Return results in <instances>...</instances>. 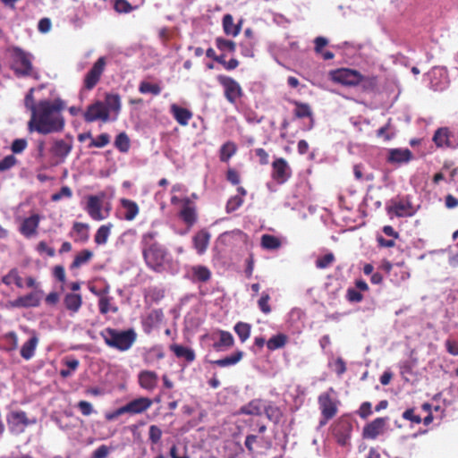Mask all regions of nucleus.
<instances>
[{
	"label": "nucleus",
	"mask_w": 458,
	"mask_h": 458,
	"mask_svg": "<svg viewBox=\"0 0 458 458\" xmlns=\"http://www.w3.org/2000/svg\"><path fill=\"white\" fill-rule=\"evenodd\" d=\"M65 107V102L60 98L39 100L28 122V130L43 135L63 131L65 126L63 112Z\"/></svg>",
	"instance_id": "f257e3e1"
},
{
	"label": "nucleus",
	"mask_w": 458,
	"mask_h": 458,
	"mask_svg": "<svg viewBox=\"0 0 458 458\" xmlns=\"http://www.w3.org/2000/svg\"><path fill=\"white\" fill-rule=\"evenodd\" d=\"M157 233L149 231L142 234L140 248L146 266L157 272L165 270V264L167 259V250L157 241Z\"/></svg>",
	"instance_id": "f03ea898"
},
{
	"label": "nucleus",
	"mask_w": 458,
	"mask_h": 458,
	"mask_svg": "<svg viewBox=\"0 0 458 458\" xmlns=\"http://www.w3.org/2000/svg\"><path fill=\"white\" fill-rule=\"evenodd\" d=\"M105 344L120 352L128 351L137 339V334L133 328L119 331L112 327H106L100 332Z\"/></svg>",
	"instance_id": "7ed1b4c3"
},
{
	"label": "nucleus",
	"mask_w": 458,
	"mask_h": 458,
	"mask_svg": "<svg viewBox=\"0 0 458 458\" xmlns=\"http://www.w3.org/2000/svg\"><path fill=\"white\" fill-rule=\"evenodd\" d=\"M12 56V69L17 77L30 76L36 80L39 79L38 73L33 70L30 56L28 53L20 47H13Z\"/></svg>",
	"instance_id": "20e7f679"
},
{
	"label": "nucleus",
	"mask_w": 458,
	"mask_h": 458,
	"mask_svg": "<svg viewBox=\"0 0 458 458\" xmlns=\"http://www.w3.org/2000/svg\"><path fill=\"white\" fill-rule=\"evenodd\" d=\"M335 391L332 387L328 391L319 394L318 403L323 420H320L321 425H325L328 420H332L338 411V401L333 396Z\"/></svg>",
	"instance_id": "39448f33"
},
{
	"label": "nucleus",
	"mask_w": 458,
	"mask_h": 458,
	"mask_svg": "<svg viewBox=\"0 0 458 458\" xmlns=\"http://www.w3.org/2000/svg\"><path fill=\"white\" fill-rule=\"evenodd\" d=\"M386 212L389 216L396 217H410L415 215L417 209L409 197H397L391 199L390 204L386 207Z\"/></svg>",
	"instance_id": "423d86ee"
},
{
	"label": "nucleus",
	"mask_w": 458,
	"mask_h": 458,
	"mask_svg": "<svg viewBox=\"0 0 458 458\" xmlns=\"http://www.w3.org/2000/svg\"><path fill=\"white\" fill-rule=\"evenodd\" d=\"M6 421L11 433L20 435L26 428L37 422L36 419H29L23 411H12L6 416Z\"/></svg>",
	"instance_id": "0eeeda50"
},
{
	"label": "nucleus",
	"mask_w": 458,
	"mask_h": 458,
	"mask_svg": "<svg viewBox=\"0 0 458 458\" xmlns=\"http://www.w3.org/2000/svg\"><path fill=\"white\" fill-rule=\"evenodd\" d=\"M216 80L223 87L225 98L229 103L235 104L243 96V90L240 83L233 78L226 75H218Z\"/></svg>",
	"instance_id": "6e6552de"
},
{
	"label": "nucleus",
	"mask_w": 458,
	"mask_h": 458,
	"mask_svg": "<svg viewBox=\"0 0 458 458\" xmlns=\"http://www.w3.org/2000/svg\"><path fill=\"white\" fill-rule=\"evenodd\" d=\"M329 76L334 82L348 87H356L359 85L360 72L351 68H339L331 71Z\"/></svg>",
	"instance_id": "1a4fd4ad"
},
{
	"label": "nucleus",
	"mask_w": 458,
	"mask_h": 458,
	"mask_svg": "<svg viewBox=\"0 0 458 458\" xmlns=\"http://www.w3.org/2000/svg\"><path fill=\"white\" fill-rule=\"evenodd\" d=\"M82 115L84 121L88 123H91L98 120L103 123H107L111 119L105 107V103L101 100H96L89 105Z\"/></svg>",
	"instance_id": "9d476101"
},
{
	"label": "nucleus",
	"mask_w": 458,
	"mask_h": 458,
	"mask_svg": "<svg viewBox=\"0 0 458 458\" xmlns=\"http://www.w3.org/2000/svg\"><path fill=\"white\" fill-rule=\"evenodd\" d=\"M271 166V178L278 184H284L292 176L291 166L284 157L275 158Z\"/></svg>",
	"instance_id": "9b49d317"
},
{
	"label": "nucleus",
	"mask_w": 458,
	"mask_h": 458,
	"mask_svg": "<svg viewBox=\"0 0 458 458\" xmlns=\"http://www.w3.org/2000/svg\"><path fill=\"white\" fill-rule=\"evenodd\" d=\"M106 64V58L103 56L99 57L94 63L93 66L86 73L83 80V86L86 89L91 90L96 87L105 71Z\"/></svg>",
	"instance_id": "f8f14e48"
},
{
	"label": "nucleus",
	"mask_w": 458,
	"mask_h": 458,
	"mask_svg": "<svg viewBox=\"0 0 458 458\" xmlns=\"http://www.w3.org/2000/svg\"><path fill=\"white\" fill-rule=\"evenodd\" d=\"M352 431V424L349 419L341 417L337 420L333 427V435L336 438L337 443L344 446L351 438Z\"/></svg>",
	"instance_id": "ddd939ff"
},
{
	"label": "nucleus",
	"mask_w": 458,
	"mask_h": 458,
	"mask_svg": "<svg viewBox=\"0 0 458 458\" xmlns=\"http://www.w3.org/2000/svg\"><path fill=\"white\" fill-rule=\"evenodd\" d=\"M387 421L388 418L379 417L366 424L362 430V437L364 439H376L385 432Z\"/></svg>",
	"instance_id": "4468645a"
},
{
	"label": "nucleus",
	"mask_w": 458,
	"mask_h": 458,
	"mask_svg": "<svg viewBox=\"0 0 458 458\" xmlns=\"http://www.w3.org/2000/svg\"><path fill=\"white\" fill-rule=\"evenodd\" d=\"M42 291L31 292L26 295L20 296L13 301H9L11 308H34L38 307L41 301Z\"/></svg>",
	"instance_id": "2eb2a0df"
},
{
	"label": "nucleus",
	"mask_w": 458,
	"mask_h": 458,
	"mask_svg": "<svg viewBox=\"0 0 458 458\" xmlns=\"http://www.w3.org/2000/svg\"><path fill=\"white\" fill-rule=\"evenodd\" d=\"M152 399L146 396H140L125 403V407L127 410V414L134 416L146 412L152 406Z\"/></svg>",
	"instance_id": "dca6fc26"
},
{
	"label": "nucleus",
	"mask_w": 458,
	"mask_h": 458,
	"mask_svg": "<svg viewBox=\"0 0 458 458\" xmlns=\"http://www.w3.org/2000/svg\"><path fill=\"white\" fill-rule=\"evenodd\" d=\"M179 217L188 227H191L197 222L198 216L196 207L189 198L182 199V206L179 212Z\"/></svg>",
	"instance_id": "f3484780"
},
{
	"label": "nucleus",
	"mask_w": 458,
	"mask_h": 458,
	"mask_svg": "<svg viewBox=\"0 0 458 458\" xmlns=\"http://www.w3.org/2000/svg\"><path fill=\"white\" fill-rule=\"evenodd\" d=\"M139 386L148 392L156 389L158 384V375L153 370H141L138 374Z\"/></svg>",
	"instance_id": "a211bd4d"
},
{
	"label": "nucleus",
	"mask_w": 458,
	"mask_h": 458,
	"mask_svg": "<svg viewBox=\"0 0 458 458\" xmlns=\"http://www.w3.org/2000/svg\"><path fill=\"white\" fill-rule=\"evenodd\" d=\"M85 210L93 220L100 221L105 218L102 215V202L98 196L90 195L88 197Z\"/></svg>",
	"instance_id": "6ab92c4d"
},
{
	"label": "nucleus",
	"mask_w": 458,
	"mask_h": 458,
	"mask_svg": "<svg viewBox=\"0 0 458 458\" xmlns=\"http://www.w3.org/2000/svg\"><path fill=\"white\" fill-rule=\"evenodd\" d=\"M452 138H454V134L450 129L441 127L435 131L433 141L438 148H454Z\"/></svg>",
	"instance_id": "aec40b11"
},
{
	"label": "nucleus",
	"mask_w": 458,
	"mask_h": 458,
	"mask_svg": "<svg viewBox=\"0 0 458 458\" xmlns=\"http://www.w3.org/2000/svg\"><path fill=\"white\" fill-rule=\"evenodd\" d=\"M39 216L35 214L23 220L21 225L20 232L26 238H30L37 233L39 225Z\"/></svg>",
	"instance_id": "412c9836"
},
{
	"label": "nucleus",
	"mask_w": 458,
	"mask_h": 458,
	"mask_svg": "<svg viewBox=\"0 0 458 458\" xmlns=\"http://www.w3.org/2000/svg\"><path fill=\"white\" fill-rule=\"evenodd\" d=\"M39 338L35 331L31 333V336L21 347V356L29 360L35 355V351L38 345Z\"/></svg>",
	"instance_id": "4be33fe9"
},
{
	"label": "nucleus",
	"mask_w": 458,
	"mask_h": 458,
	"mask_svg": "<svg viewBox=\"0 0 458 458\" xmlns=\"http://www.w3.org/2000/svg\"><path fill=\"white\" fill-rule=\"evenodd\" d=\"M72 148V145L71 142H67L64 140H56L53 143L50 148V152L54 157L64 161L66 158V157L70 154Z\"/></svg>",
	"instance_id": "5701e85b"
},
{
	"label": "nucleus",
	"mask_w": 458,
	"mask_h": 458,
	"mask_svg": "<svg viewBox=\"0 0 458 458\" xmlns=\"http://www.w3.org/2000/svg\"><path fill=\"white\" fill-rule=\"evenodd\" d=\"M413 157L412 152L408 148H392L388 152L389 163H408Z\"/></svg>",
	"instance_id": "b1692460"
},
{
	"label": "nucleus",
	"mask_w": 458,
	"mask_h": 458,
	"mask_svg": "<svg viewBox=\"0 0 458 458\" xmlns=\"http://www.w3.org/2000/svg\"><path fill=\"white\" fill-rule=\"evenodd\" d=\"M170 112L175 121L182 126L188 125L189 121L192 118L193 115L191 111L176 104L171 105Z\"/></svg>",
	"instance_id": "393cba45"
},
{
	"label": "nucleus",
	"mask_w": 458,
	"mask_h": 458,
	"mask_svg": "<svg viewBox=\"0 0 458 458\" xmlns=\"http://www.w3.org/2000/svg\"><path fill=\"white\" fill-rule=\"evenodd\" d=\"M210 241V233L205 230L202 229L195 233V235L192 238L193 246L195 250H197L198 254H203L209 244Z\"/></svg>",
	"instance_id": "a878e982"
},
{
	"label": "nucleus",
	"mask_w": 458,
	"mask_h": 458,
	"mask_svg": "<svg viewBox=\"0 0 458 458\" xmlns=\"http://www.w3.org/2000/svg\"><path fill=\"white\" fill-rule=\"evenodd\" d=\"M105 107L110 114L113 113L114 116L112 120H116L122 107L121 98L118 94L107 93L105 96Z\"/></svg>",
	"instance_id": "bb28decb"
},
{
	"label": "nucleus",
	"mask_w": 458,
	"mask_h": 458,
	"mask_svg": "<svg viewBox=\"0 0 458 458\" xmlns=\"http://www.w3.org/2000/svg\"><path fill=\"white\" fill-rule=\"evenodd\" d=\"M169 349L178 359H183L188 363H191L196 359L194 350L190 347L173 344L169 346Z\"/></svg>",
	"instance_id": "cd10ccee"
},
{
	"label": "nucleus",
	"mask_w": 458,
	"mask_h": 458,
	"mask_svg": "<svg viewBox=\"0 0 458 458\" xmlns=\"http://www.w3.org/2000/svg\"><path fill=\"white\" fill-rule=\"evenodd\" d=\"M121 207L124 210L123 218L127 221H132L136 218V216L140 213V208L138 204L129 199H120Z\"/></svg>",
	"instance_id": "c85d7f7f"
},
{
	"label": "nucleus",
	"mask_w": 458,
	"mask_h": 458,
	"mask_svg": "<svg viewBox=\"0 0 458 458\" xmlns=\"http://www.w3.org/2000/svg\"><path fill=\"white\" fill-rule=\"evenodd\" d=\"M264 405L265 404L262 399H253L247 404L242 406L239 410V413L244 415L260 416L262 414Z\"/></svg>",
	"instance_id": "c756f323"
},
{
	"label": "nucleus",
	"mask_w": 458,
	"mask_h": 458,
	"mask_svg": "<svg viewBox=\"0 0 458 458\" xmlns=\"http://www.w3.org/2000/svg\"><path fill=\"white\" fill-rule=\"evenodd\" d=\"M223 29L227 36L236 37L242 29V21L237 24L233 23V17L230 14H225L223 17Z\"/></svg>",
	"instance_id": "7c9ffc66"
},
{
	"label": "nucleus",
	"mask_w": 458,
	"mask_h": 458,
	"mask_svg": "<svg viewBox=\"0 0 458 458\" xmlns=\"http://www.w3.org/2000/svg\"><path fill=\"white\" fill-rule=\"evenodd\" d=\"M164 313L162 310H151L146 318L143 320L142 324L145 327V331L149 332L150 329L157 324L160 323L163 320Z\"/></svg>",
	"instance_id": "2f4dec72"
},
{
	"label": "nucleus",
	"mask_w": 458,
	"mask_h": 458,
	"mask_svg": "<svg viewBox=\"0 0 458 458\" xmlns=\"http://www.w3.org/2000/svg\"><path fill=\"white\" fill-rule=\"evenodd\" d=\"M72 232L76 233L74 242L85 243L89 241V225L81 222H74L72 225Z\"/></svg>",
	"instance_id": "473e14b6"
},
{
	"label": "nucleus",
	"mask_w": 458,
	"mask_h": 458,
	"mask_svg": "<svg viewBox=\"0 0 458 458\" xmlns=\"http://www.w3.org/2000/svg\"><path fill=\"white\" fill-rule=\"evenodd\" d=\"M64 303L68 310L77 312L82 304L81 295L79 293H67L64 299Z\"/></svg>",
	"instance_id": "72a5a7b5"
},
{
	"label": "nucleus",
	"mask_w": 458,
	"mask_h": 458,
	"mask_svg": "<svg viewBox=\"0 0 458 458\" xmlns=\"http://www.w3.org/2000/svg\"><path fill=\"white\" fill-rule=\"evenodd\" d=\"M219 340L218 342L214 343L213 347L216 351L221 350L222 348H230L234 344V339L233 335L228 331L219 330Z\"/></svg>",
	"instance_id": "f704fd0d"
},
{
	"label": "nucleus",
	"mask_w": 458,
	"mask_h": 458,
	"mask_svg": "<svg viewBox=\"0 0 458 458\" xmlns=\"http://www.w3.org/2000/svg\"><path fill=\"white\" fill-rule=\"evenodd\" d=\"M263 411L266 417L274 424H278L284 416L281 409L276 405H273L271 403L264 405Z\"/></svg>",
	"instance_id": "c9c22d12"
},
{
	"label": "nucleus",
	"mask_w": 458,
	"mask_h": 458,
	"mask_svg": "<svg viewBox=\"0 0 458 458\" xmlns=\"http://www.w3.org/2000/svg\"><path fill=\"white\" fill-rule=\"evenodd\" d=\"M93 258V252L88 249L80 251L70 265V269H76L88 263Z\"/></svg>",
	"instance_id": "e433bc0d"
},
{
	"label": "nucleus",
	"mask_w": 458,
	"mask_h": 458,
	"mask_svg": "<svg viewBox=\"0 0 458 458\" xmlns=\"http://www.w3.org/2000/svg\"><path fill=\"white\" fill-rule=\"evenodd\" d=\"M2 283L7 286L14 284L18 288L23 287L22 278L17 268H12L5 276L2 277Z\"/></svg>",
	"instance_id": "4c0bfd02"
},
{
	"label": "nucleus",
	"mask_w": 458,
	"mask_h": 458,
	"mask_svg": "<svg viewBox=\"0 0 458 458\" xmlns=\"http://www.w3.org/2000/svg\"><path fill=\"white\" fill-rule=\"evenodd\" d=\"M113 228V224L108 223L106 225H102L96 232L94 236V241L98 245H104L107 242L108 237L111 233V229Z\"/></svg>",
	"instance_id": "58836bf2"
},
{
	"label": "nucleus",
	"mask_w": 458,
	"mask_h": 458,
	"mask_svg": "<svg viewBox=\"0 0 458 458\" xmlns=\"http://www.w3.org/2000/svg\"><path fill=\"white\" fill-rule=\"evenodd\" d=\"M260 245L265 250H274L281 247V240L272 234H263L261 236Z\"/></svg>",
	"instance_id": "ea45409f"
},
{
	"label": "nucleus",
	"mask_w": 458,
	"mask_h": 458,
	"mask_svg": "<svg viewBox=\"0 0 458 458\" xmlns=\"http://www.w3.org/2000/svg\"><path fill=\"white\" fill-rule=\"evenodd\" d=\"M363 92H373L377 87V76H364L360 73L359 85Z\"/></svg>",
	"instance_id": "a19ab883"
},
{
	"label": "nucleus",
	"mask_w": 458,
	"mask_h": 458,
	"mask_svg": "<svg viewBox=\"0 0 458 458\" xmlns=\"http://www.w3.org/2000/svg\"><path fill=\"white\" fill-rule=\"evenodd\" d=\"M243 357V352L242 351H237L230 356L225 358L213 360L212 364L216 365L218 367H228L238 363Z\"/></svg>",
	"instance_id": "79ce46f5"
},
{
	"label": "nucleus",
	"mask_w": 458,
	"mask_h": 458,
	"mask_svg": "<svg viewBox=\"0 0 458 458\" xmlns=\"http://www.w3.org/2000/svg\"><path fill=\"white\" fill-rule=\"evenodd\" d=\"M237 146L233 141H227L222 145L220 148L219 158L222 162H228L229 159L236 153Z\"/></svg>",
	"instance_id": "37998d69"
},
{
	"label": "nucleus",
	"mask_w": 458,
	"mask_h": 458,
	"mask_svg": "<svg viewBox=\"0 0 458 458\" xmlns=\"http://www.w3.org/2000/svg\"><path fill=\"white\" fill-rule=\"evenodd\" d=\"M287 336L284 334L273 335L267 342V347L269 351H275L283 348L287 343Z\"/></svg>",
	"instance_id": "c03bdc74"
},
{
	"label": "nucleus",
	"mask_w": 458,
	"mask_h": 458,
	"mask_svg": "<svg viewBox=\"0 0 458 458\" xmlns=\"http://www.w3.org/2000/svg\"><path fill=\"white\" fill-rule=\"evenodd\" d=\"M162 429L157 425H150L148 428V441L150 443L151 450L154 451V446L158 445L162 438Z\"/></svg>",
	"instance_id": "a18cd8bd"
},
{
	"label": "nucleus",
	"mask_w": 458,
	"mask_h": 458,
	"mask_svg": "<svg viewBox=\"0 0 458 458\" xmlns=\"http://www.w3.org/2000/svg\"><path fill=\"white\" fill-rule=\"evenodd\" d=\"M295 106L294 115L297 118H305L310 117L312 115V111L309 104L301 103L299 101L293 102Z\"/></svg>",
	"instance_id": "49530a36"
},
{
	"label": "nucleus",
	"mask_w": 458,
	"mask_h": 458,
	"mask_svg": "<svg viewBox=\"0 0 458 458\" xmlns=\"http://www.w3.org/2000/svg\"><path fill=\"white\" fill-rule=\"evenodd\" d=\"M192 274L199 282H207L211 277L210 270L205 266H195L192 267Z\"/></svg>",
	"instance_id": "de8ad7c7"
},
{
	"label": "nucleus",
	"mask_w": 458,
	"mask_h": 458,
	"mask_svg": "<svg viewBox=\"0 0 458 458\" xmlns=\"http://www.w3.org/2000/svg\"><path fill=\"white\" fill-rule=\"evenodd\" d=\"M114 146L119 151L123 153L128 152L131 145L130 139L125 132H121L116 136Z\"/></svg>",
	"instance_id": "09e8293b"
},
{
	"label": "nucleus",
	"mask_w": 458,
	"mask_h": 458,
	"mask_svg": "<svg viewBox=\"0 0 458 458\" xmlns=\"http://www.w3.org/2000/svg\"><path fill=\"white\" fill-rule=\"evenodd\" d=\"M216 47L222 52L233 53L236 49L235 42L221 37L216 38Z\"/></svg>",
	"instance_id": "8fccbe9b"
},
{
	"label": "nucleus",
	"mask_w": 458,
	"mask_h": 458,
	"mask_svg": "<svg viewBox=\"0 0 458 458\" xmlns=\"http://www.w3.org/2000/svg\"><path fill=\"white\" fill-rule=\"evenodd\" d=\"M234 331L239 336L241 342L244 343L250 335V325L244 322H238L234 326Z\"/></svg>",
	"instance_id": "3c124183"
},
{
	"label": "nucleus",
	"mask_w": 458,
	"mask_h": 458,
	"mask_svg": "<svg viewBox=\"0 0 458 458\" xmlns=\"http://www.w3.org/2000/svg\"><path fill=\"white\" fill-rule=\"evenodd\" d=\"M139 91L141 94L150 93L157 96L161 93V87L158 84H152L148 81H141L139 86Z\"/></svg>",
	"instance_id": "603ef678"
},
{
	"label": "nucleus",
	"mask_w": 458,
	"mask_h": 458,
	"mask_svg": "<svg viewBox=\"0 0 458 458\" xmlns=\"http://www.w3.org/2000/svg\"><path fill=\"white\" fill-rule=\"evenodd\" d=\"M3 341L6 343L4 349L6 351H14L18 347V336L14 332H9L3 336Z\"/></svg>",
	"instance_id": "864d4df0"
},
{
	"label": "nucleus",
	"mask_w": 458,
	"mask_h": 458,
	"mask_svg": "<svg viewBox=\"0 0 458 458\" xmlns=\"http://www.w3.org/2000/svg\"><path fill=\"white\" fill-rule=\"evenodd\" d=\"M335 260V255L330 252L322 257H319L316 260V267L319 269H325L330 267Z\"/></svg>",
	"instance_id": "5fc2aeb1"
},
{
	"label": "nucleus",
	"mask_w": 458,
	"mask_h": 458,
	"mask_svg": "<svg viewBox=\"0 0 458 458\" xmlns=\"http://www.w3.org/2000/svg\"><path fill=\"white\" fill-rule=\"evenodd\" d=\"M165 296V291L157 287H150L145 294L146 299H149L153 302H158Z\"/></svg>",
	"instance_id": "6e6d98bb"
},
{
	"label": "nucleus",
	"mask_w": 458,
	"mask_h": 458,
	"mask_svg": "<svg viewBox=\"0 0 458 458\" xmlns=\"http://www.w3.org/2000/svg\"><path fill=\"white\" fill-rule=\"evenodd\" d=\"M270 295L263 292L261 297L258 301V306L262 313L267 315L272 311L271 306L269 305Z\"/></svg>",
	"instance_id": "4d7b16f0"
},
{
	"label": "nucleus",
	"mask_w": 458,
	"mask_h": 458,
	"mask_svg": "<svg viewBox=\"0 0 458 458\" xmlns=\"http://www.w3.org/2000/svg\"><path fill=\"white\" fill-rule=\"evenodd\" d=\"M110 143V136L107 133H101L96 139H92L89 148H104Z\"/></svg>",
	"instance_id": "13d9d810"
},
{
	"label": "nucleus",
	"mask_w": 458,
	"mask_h": 458,
	"mask_svg": "<svg viewBox=\"0 0 458 458\" xmlns=\"http://www.w3.org/2000/svg\"><path fill=\"white\" fill-rule=\"evenodd\" d=\"M34 90V88L30 89L24 98V106L27 109H29L31 112V114L35 112V109L38 106V102L35 101L33 95Z\"/></svg>",
	"instance_id": "bf43d9fd"
},
{
	"label": "nucleus",
	"mask_w": 458,
	"mask_h": 458,
	"mask_svg": "<svg viewBox=\"0 0 458 458\" xmlns=\"http://www.w3.org/2000/svg\"><path fill=\"white\" fill-rule=\"evenodd\" d=\"M243 203V199L240 196H233L230 198L226 203V212L232 213L235 210H237Z\"/></svg>",
	"instance_id": "052dcab7"
},
{
	"label": "nucleus",
	"mask_w": 458,
	"mask_h": 458,
	"mask_svg": "<svg viewBox=\"0 0 458 458\" xmlns=\"http://www.w3.org/2000/svg\"><path fill=\"white\" fill-rule=\"evenodd\" d=\"M17 164V158L13 155H8L0 160V172H5Z\"/></svg>",
	"instance_id": "680f3d73"
},
{
	"label": "nucleus",
	"mask_w": 458,
	"mask_h": 458,
	"mask_svg": "<svg viewBox=\"0 0 458 458\" xmlns=\"http://www.w3.org/2000/svg\"><path fill=\"white\" fill-rule=\"evenodd\" d=\"M357 414L362 419L366 420L372 414V404L369 402H364L360 404Z\"/></svg>",
	"instance_id": "e2e57ef3"
},
{
	"label": "nucleus",
	"mask_w": 458,
	"mask_h": 458,
	"mask_svg": "<svg viewBox=\"0 0 458 458\" xmlns=\"http://www.w3.org/2000/svg\"><path fill=\"white\" fill-rule=\"evenodd\" d=\"M110 302H111V298L108 297L107 295H102L99 298L98 309H99V312L101 314L106 315L111 310Z\"/></svg>",
	"instance_id": "0e129e2a"
},
{
	"label": "nucleus",
	"mask_w": 458,
	"mask_h": 458,
	"mask_svg": "<svg viewBox=\"0 0 458 458\" xmlns=\"http://www.w3.org/2000/svg\"><path fill=\"white\" fill-rule=\"evenodd\" d=\"M27 146H28V142L25 139H16L13 141L11 149H12L13 153L20 154L23 150H25Z\"/></svg>",
	"instance_id": "69168bd1"
},
{
	"label": "nucleus",
	"mask_w": 458,
	"mask_h": 458,
	"mask_svg": "<svg viewBox=\"0 0 458 458\" xmlns=\"http://www.w3.org/2000/svg\"><path fill=\"white\" fill-rule=\"evenodd\" d=\"M114 7L117 13H127L132 10L131 4L126 0H116Z\"/></svg>",
	"instance_id": "338daca9"
},
{
	"label": "nucleus",
	"mask_w": 458,
	"mask_h": 458,
	"mask_svg": "<svg viewBox=\"0 0 458 458\" xmlns=\"http://www.w3.org/2000/svg\"><path fill=\"white\" fill-rule=\"evenodd\" d=\"M110 453V448L106 445H101L93 453L91 458H106Z\"/></svg>",
	"instance_id": "774afa93"
}]
</instances>
